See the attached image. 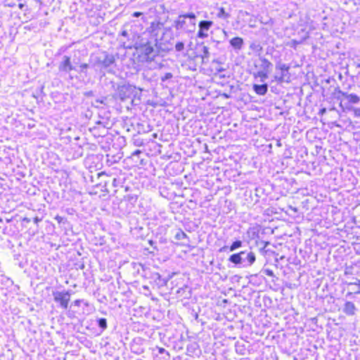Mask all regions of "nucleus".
<instances>
[{"label":"nucleus","instance_id":"nucleus-3","mask_svg":"<svg viewBox=\"0 0 360 360\" xmlns=\"http://www.w3.org/2000/svg\"><path fill=\"white\" fill-rule=\"evenodd\" d=\"M290 65L282 63L281 61L276 63L274 80L278 83H289L290 82Z\"/></svg>","mask_w":360,"mask_h":360},{"label":"nucleus","instance_id":"nucleus-25","mask_svg":"<svg viewBox=\"0 0 360 360\" xmlns=\"http://www.w3.org/2000/svg\"><path fill=\"white\" fill-rule=\"evenodd\" d=\"M13 281L8 277H6L4 275L0 276V284L3 285L4 286L8 287L11 285H12Z\"/></svg>","mask_w":360,"mask_h":360},{"label":"nucleus","instance_id":"nucleus-37","mask_svg":"<svg viewBox=\"0 0 360 360\" xmlns=\"http://www.w3.org/2000/svg\"><path fill=\"white\" fill-rule=\"evenodd\" d=\"M143 15V13L141 12H134L132 13V16L134 17V18H139L140 16Z\"/></svg>","mask_w":360,"mask_h":360},{"label":"nucleus","instance_id":"nucleus-26","mask_svg":"<svg viewBox=\"0 0 360 360\" xmlns=\"http://www.w3.org/2000/svg\"><path fill=\"white\" fill-rule=\"evenodd\" d=\"M268 72L262 71V70H258V72L255 74V77H258L260 78V81L262 82H264L267 78L269 75Z\"/></svg>","mask_w":360,"mask_h":360},{"label":"nucleus","instance_id":"nucleus-7","mask_svg":"<svg viewBox=\"0 0 360 360\" xmlns=\"http://www.w3.org/2000/svg\"><path fill=\"white\" fill-rule=\"evenodd\" d=\"M134 86L129 84L120 86L117 89L118 97L121 101L129 98L133 94Z\"/></svg>","mask_w":360,"mask_h":360},{"label":"nucleus","instance_id":"nucleus-6","mask_svg":"<svg viewBox=\"0 0 360 360\" xmlns=\"http://www.w3.org/2000/svg\"><path fill=\"white\" fill-rule=\"evenodd\" d=\"M73 70H76V68L72 64L70 56H63L58 64V70L61 72L70 73Z\"/></svg>","mask_w":360,"mask_h":360},{"label":"nucleus","instance_id":"nucleus-43","mask_svg":"<svg viewBox=\"0 0 360 360\" xmlns=\"http://www.w3.org/2000/svg\"><path fill=\"white\" fill-rule=\"evenodd\" d=\"M195 345H196V344H193V345H191V346H188L187 351L191 352V350H190V348H192L193 346H195Z\"/></svg>","mask_w":360,"mask_h":360},{"label":"nucleus","instance_id":"nucleus-50","mask_svg":"<svg viewBox=\"0 0 360 360\" xmlns=\"http://www.w3.org/2000/svg\"><path fill=\"white\" fill-rule=\"evenodd\" d=\"M359 149H360V143H359Z\"/></svg>","mask_w":360,"mask_h":360},{"label":"nucleus","instance_id":"nucleus-13","mask_svg":"<svg viewBox=\"0 0 360 360\" xmlns=\"http://www.w3.org/2000/svg\"><path fill=\"white\" fill-rule=\"evenodd\" d=\"M149 278L159 287L164 286L167 283V280L162 278L161 275L158 272H150Z\"/></svg>","mask_w":360,"mask_h":360},{"label":"nucleus","instance_id":"nucleus-40","mask_svg":"<svg viewBox=\"0 0 360 360\" xmlns=\"http://www.w3.org/2000/svg\"><path fill=\"white\" fill-rule=\"evenodd\" d=\"M41 221V219H39L38 217H36L34 218V224H37L39 221Z\"/></svg>","mask_w":360,"mask_h":360},{"label":"nucleus","instance_id":"nucleus-18","mask_svg":"<svg viewBox=\"0 0 360 360\" xmlns=\"http://www.w3.org/2000/svg\"><path fill=\"white\" fill-rule=\"evenodd\" d=\"M243 245V242L240 240H236V241L233 242L232 244L229 247V246H224L222 247L219 251L220 252H224V251H226L227 250H229L230 252H233L234 250H236V249L242 247Z\"/></svg>","mask_w":360,"mask_h":360},{"label":"nucleus","instance_id":"nucleus-12","mask_svg":"<svg viewBox=\"0 0 360 360\" xmlns=\"http://www.w3.org/2000/svg\"><path fill=\"white\" fill-rule=\"evenodd\" d=\"M131 34H129L127 30H122L120 36L127 39V40H123L120 39V41L122 43V46L124 49H132L134 46V40H131L130 36Z\"/></svg>","mask_w":360,"mask_h":360},{"label":"nucleus","instance_id":"nucleus-39","mask_svg":"<svg viewBox=\"0 0 360 360\" xmlns=\"http://www.w3.org/2000/svg\"><path fill=\"white\" fill-rule=\"evenodd\" d=\"M82 302V300H76L74 301L73 304L75 306L79 307Z\"/></svg>","mask_w":360,"mask_h":360},{"label":"nucleus","instance_id":"nucleus-20","mask_svg":"<svg viewBox=\"0 0 360 360\" xmlns=\"http://www.w3.org/2000/svg\"><path fill=\"white\" fill-rule=\"evenodd\" d=\"M184 18L189 19V23L191 28H195V20L196 15L194 13H188L186 14H182Z\"/></svg>","mask_w":360,"mask_h":360},{"label":"nucleus","instance_id":"nucleus-27","mask_svg":"<svg viewBox=\"0 0 360 360\" xmlns=\"http://www.w3.org/2000/svg\"><path fill=\"white\" fill-rule=\"evenodd\" d=\"M91 67L90 65V63L88 64V63H82L79 65V70H77L78 72L79 73H84L86 75V73H87V69Z\"/></svg>","mask_w":360,"mask_h":360},{"label":"nucleus","instance_id":"nucleus-45","mask_svg":"<svg viewBox=\"0 0 360 360\" xmlns=\"http://www.w3.org/2000/svg\"><path fill=\"white\" fill-rule=\"evenodd\" d=\"M352 295V292H349L347 293L346 297H350Z\"/></svg>","mask_w":360,"mask_h":360},{"label":"nucleus","instance_id":"nucleus-42","mask_svg":"<svg viewBox=\"0 0 360 360\" xmlns=\"http://www.w3.org/2000/svg\"><path fill=\"white\" fill-rule=\"evenodd\" d=\"M25 6L24 4H19L18 7L20 9H23V8Z\"/></svg>","mask_w":360,"mask_h":360},{"label":"nucleus","instance_id":"nucleus-8","mask_svg":"<svg viewBox=\"0 0 360 360\" xmlns=\"http://www.w3.org/2000/svg\"><path fill=\"white\" fill-rule=\"evenodd\" d=\"M143 53L146 57L147 60H153L158 56L159 51L156 44L153 46L150 44H147L143 47Z\"/></svg>","mask_w":360,"mask_h":360},{"label":"nucleus","instance_id":"nucleus-29","mask_svg":"<svg viewBox=\"0 0 360 360\" xmlns=\"http://www.w3.org/2000/svg\"><path fill=\"white\" fill-rule=\"evenodd\" d=\"M185 238H188V236L182 230H179L175 234V239L178 240H181Z\"/></svg>","mask_w":360,"mask_h":360},{"label":"nucleus","instance_id":"nucleus-21","mask_svg":"<svg viewBox=\"0 0 360 360\" xmlns=\"http://www.w3.org/2000/svg\"><path fill=\"white\" fill-rule=\"evenodd\" d=\"M342 94L346 96V98H347L349 102L351 103L356 104V103H358L360 101L359 97L356 94H348L347 93H343Z\"/></svg>","mask_w":360,"mask_h":360},{"label":"nucleus","instance_id":"nucleus-47","mask_svg":"<svg viewBox=\"0 0 360 360\" xmlns=\"http://www.w3.org/2000/svg\"><path fill=\"white\" fill-rule=\"evenodd\" d=\"M354 292L356 294H360V290H356Z\"/></svg>","mask_w":360,"mask_h":360},{"label":"nucleus","instance_id":"nucleus-1","mask_svg":"<svg viewBox=\"0 0 360 360\" xmlns=\"http://www.w3.org/2000/svg\"><path fill=\"white\" fill-rule=\"evenodd\" d=\"M115 63L114 55L106 51H101L90 56L91 68L101 76H105L106 72H110Z\"/></svg>","mask_w":360,"mask_h":360},{"label":"nucleus","instance_id":"nucleus-44","mask_svg":"<svg viewBox=\"0 0 360 360\" xmlns=\"http://www.w3.org/2000/svg\"><path fill=\"white\" fill-rule=\"evenodd\" d=\"M149 244L151 245V246H153V245L155 244V242H153V240H149L148 241Z\"/></svg>","mask_w":360,"mask_h":360},{"label":"nucleus","instance_id":"nucleus-10","mask_svg":"<svg viewBox=\"0 0 360 360\" xmlns=\"http://www.w3.org/2000/svg\"><path fill=\"white\" fill-rule=\"evenodd\" d=\"M163 28V24L158 22L154 21L152 22L150 26L147 28L148 32L153 37H155V41H157V37L160 34V32L162 31Z\"/></svg>","mask_w":360,"mask_h":360},{"label":"nucleus","instance_id":"nucleus-9","mask_svg":"<svg viewBox=\"0 0 360 360\" xmlns=\"http://www.w3.org/2000/svg\"><path fill=\"white\" fill-rule=\"evenodd\" d=\"M186 19L182 15H179L177 20L174 21V27L177 30H182L186 32H193L195 28H191L190 23H187Z\"/></svg>","mask_w":360,"mask_h":360},{"label":"nucleus","instance_id":"nucleus-31","mask_svg":"<svg viewBox=\"0 0 360 360\" xmlns=\"http://www.w3.org/2000/svg\"><path fill=\"white\" fill-rule=\"evenodd\" d=\"M173 77L172 74L171 72H167L165 74L164 76L161 77L162 82H165L169 79H171Z\"/></svg>","mask_w":360,"mask_h":360},{"label":"nucleus","instance_id":"nucleus-17","mask_svg":"<svg viewBox=\"0 0 360 360\" xmlns=\"http://www.w3.org/2000/svg\"><path fill=\"white\" fill-rule=\"evenodd\" d=\"M252 89L257 94L260 95V96H264L267 93L268 84H254L252 86Z\"/></svg>","mask_w":360,"mask_h":360},{"label":"nucleus","instance_id":"nucleus-15","mask_svg":"<svg viewBox=\"0 0 360 360\" xmlns=\"http://www.w3.org/2000/svg\"><path fill=\"white\" fill-rule=\"evenodd\" d=\"M342 311L347 316H354L356 314V307L353 302L347 301L344 304Z\"/></svg>","mask_w":360,"mask_h":360},{"label":"nucleus","instance_id":"nucleus-5","mask_svg":"<svg viewBox=\"0 0 360 360\" xmlns=\"http://www.w3.org/2000/svg\"><path fill=\"white\" fill-rule=\"evenodd\" d=\"M214 22L211 20H201L198 23V32L197 37L200 39H205L209 36L208 31L213 25Z\"/></svg>","mask_w":360,"mask_h":360},{"label":"nucleus","instance_id":"nucleus-28","mask_svg":"<svg viewBox=\"0 0 360 360\" xmlns=\"http://www.w3.org/2000/svg\"><path fill=\"white\" fill-rule=\"evenodd\" d=\"M106 98L103 97L101 98H97L93 103V105L96 108H100L101 105H105Z\"/></svg>","mask_w":360,"mask_h":360},{"label":"nucleus","instance_id":"nucleus-19","mask_svg":"<svg viewBox=\"0 0 360 360\" xmlns=\"http://www.w3.org/2000/svg\"><path fill=\"white\" fill-rule=\"evenodd\" d=\"M215 15L217 18L224 20H226L230 17L229 13L226 11L225 8L223 7L217 8Z\"/></svg>","mask_w":360,"mask_h":360},{"label":"nucleus","instance_id":"nucleus-32","mask_svg":"<svg viewBox=\"0 0 360 360\" xmlns=\"http://www.w3.org/2000/svg\"><path fill=\"white\" fill-rule=\"evenodd\" d=\"M262 272L269 276H271V277H274V271L271 270V269H264L262 270Z\"/></svg>","mask_w":360,"mask_h":360},{"label":"nucleus","instance_id":"nucleus-23","mask_svg":"<svg viewBox=\"0 0 360 360\" xmlns=\"http://www.w3.org/2000/svg\"><path fill=\"white\" fill-rule=\"evenodd\" d=\"M156 350L158 351V353L156 354V356L162 355L163 360H169V354L164 348L158 347Z\"/></svg>","mask_w":360,"mask_h":360},{"label":"nucleus","instance_id":"nucleus-34","mask_svg":"<svg viewBox=\"0 0 360 360\" xmlns=\"http://www.w3.org/2000/svg\"><path fill=\"white\" fill-rule=\"evenodd\" d=\"M110 183L109 181H105V184L103 186V189L102 191H105L107 193H110V190H109V188H108V184Z\"/></svg>","mask_w":360,"mask_h":360},{"label":"nucleus","instance_id":"nucleus-41","mask_svg":"<svg viewBox=\"0 0 360 360\" xmlns=\"http://www.w3.org/2000/svg\"><path fill=\"white\" fill-rule=\"evenodd\" d=\"M86 96H92L93 95V91H88L85 94Z\"/></svg>","mask_w":360,"mask_h":360},{"label":"nucleus","instance_id":"nucleus-22","mask_svg":"<svg viewBox=\"0 0 360 360\" xmlns=\"http://www.w3.org/2000/svg\"><path fill=\"white\" fill-rule=\"evenodd\" d=\"M97 324L101 329V333H103L108 327L107 320L105 318H98L96 320Z\"/></svg>","mask_w":360,"mask_h":360},{"label":"nucleus","instance_id":"nucleus-46","mask_svg":"<svg viewBox=\"0 0 360 360\" xmlns=\"http://www.w3.org/2000/svg\"><path fill=\"white\" fill-rule=\"evenodd\" d=\"M24 221H27V222H30V219H28V218H24L23 219Z\"/></svg>","mask_w":360,"mask_h":360},{"label":"nucleus","instance_id":"nucleus-36","mask_svg":"<svg viewBox=\"0 0 360 360\" xmlns=\"http://www.w3.org/2000/svg\"><path fill=\"white\" fill-rule=\"evenodd\" d=\"M250 49H259V50H261L262 49V47L260 46L259 44H252L250 45Z\"/></svg>","mask_w":360,"mask_h":360},{"label":"nucleus","instance_id":"nucleus-35","mask_svg":"<svg viewBox=\"0 0 360 360\" xmlns=\"http://www.w3.org/2000/svg\"><path fill=\"white\" fill-rule=\"evenodd\" d=\"M119 181L116 178H113L111 182V185L112 187L116 188L118 186Z\"/></svg>","mask_w":360,"mask_h":360},{"label":"nucleus","instance_id":"nucleus-33","mask_svg":"<svg viewBox=\"0 0 360 360\" xmlns=\"http://www.w3.org/2000/svg\"><path fill=\"white\" fill-rule=\"evenodd\" d=\"M356 282H349V283H346V284L349 286H352V285H357L359 287V288L360 289V279H356Z\"/></svg>","mask_w":360,"mask_h":360},{"label":"nucleus","instance_id":"nucleus-11","mask_svg":"<svg viewBox=\"0 0 360 360\" xmlns=\"http://www.w3.org/2000/svg\"><path fill=\"white\" fill-rule=\"evenodd\" d=\"M257 63L258 64H256L255 66L258 67L259 70L271 72L273 64L269 60L264 57H259Z\"/></svg>","mask_w":360,"mask_h":360},{"label":"nucleus","instance_id":"nucleus-30","mask_svg":"<svg viewBox=\"0 0 360 360\" xmlns=\"http://www.w3.org/2000/svg\"><path fill=\"white\" fill-rule=\"evenodd\" d=\"M184 49V43L182 41H178L175 44V50L178 52L182 51Z\"/></svg>","mask_w":360,"mask_h":360},{"label":"nucleus","instance_id":"nucleus-49","mask_svg":"<svg viewBox=\"0 0 360 360\" xmlns=\"http://www.w3.org/2000/svg\"><path fill=\"white\" fill-rule=\"evenodd\" d=\"M98 176H103V174H98Z\"/></svg>","mask_w":360,"mask_h":360},{"label":"nucleus","instance_id":"nucleus-2","mask_svg":"<svg viewBox=\"0 0 360 360\" xmlns=\"http://www.w3.org/2000/svg\"><path fill=\"white\" fill-rule=\"evenodd\" d=\"M255 260V254L250 249L232 254L229 258L231 263L244 268L251 266Z\"/></svg>","mask_w":360,"mask_h":360},{"label":"nucleus","instance_id":"nucleus-24","mask_svg":"<svg viewBox=\"0 0 360 360\" xmlns=\"http://www.w3.org/2000/svg\"><path fill=\"white\" fill-rule=\"evenodd\" d=\"M210 56V53L209 51V48L206 46H203L202 48V55H201L202 62L204 63L205 61H208Z\"/></svg>","mask_w":360,"mask_h":360},{"label":"nucleus","instance_id":"nucleus-14","mask_svg":"<svg viewBox=\"0 0 360 360\" xmlns=\"http://www.w3.org/2000/svg\"><path fill=\"white\" fill-rule=\"evenodd\" d=\"M98 127H94L90 128L89 130L92 132L94 136H103L106 132V129L104 125L101 122H97Z\"/></svg>","mask_w":360,"mask_h":360},{"label":"nucleus","instance_id":"nucleus-4","mask_svg":"<svg viewBox=\"0 0 360 360\" xmlns=\"http://www.w3.org/2000/svg\"><path fill=\"white\" fill-rule=\"evenodd\" d=\"M53 295L56 302L60 303L62 308L65 309H68L70 299V293L69 291H56L53 293Z\"/></svg>","mask_w":360,"mask_h":360},{"label":"nucleus","instance_id":"nucleus-16","mask_svg":"<svg viewBox=\"0 0 360 360\" xmlns=\"http://www.w3.org/2000/svg\"><path fill=\"white\" fill-rule=\"evenodd\" d=\"M229 43L234 50L239 51L243 48L244 41L241 37H236L232 38Z\"/></svg>","mask_w":360,"mask_h":360},{"label":"nucleus","instance_id":"nucleus-48","mask_svg":"<svg viewBox=\"0 0 360 360\" xmlns=\"http://www.w3.org/2000/svg\"><path fill=\"white\" fill-rule=\"evenodd\" d=\"M223 70H224L223 68H221V69L219 70V72L223 71Z\"/></svg>","mask_w":360,"mask_h":360},{"label":"nucleus","instance_id":"nucleus-38","mask_svg":"<svg viewBox=\"0 0 360 360\" xmlns=\"http://www.w3.org/2000/svg\"><path fill=\"white\" fill-rule=\"evenodd\" d=\"M354 115L356 117H360V108L354 110Z\"/></svg>","mask_w":360,"mask_h":360}]
</instances>
